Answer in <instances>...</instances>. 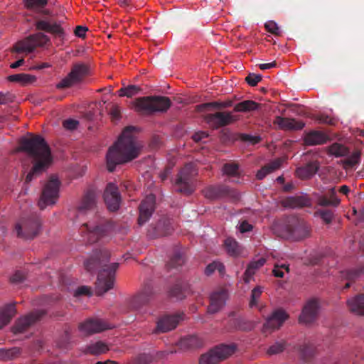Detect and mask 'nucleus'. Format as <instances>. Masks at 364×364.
I'll use <instances>...</instances> for the list:
<instances>
[{
  "mask_svg": "<svg viewBox=\"0 0 364 364\" xmlns=\"http://www.w3.org/2000/svg\"><path fill=\"white\" fill-rule=\"evenodd\" d=\"M198 173L195 163H188L180 171L176 180L175 186L177 191L190 194L194 191L193 178Z\"/></svg>",
  "mask_w": 364,
  "mask_h": 364,
  "instance_id": "423d86ee",
  "label": "nucleus"
},
{
  "mask_svg": "<svg viewBox=\"0 0 364 364\" xmlns=\"http://www.w3.org/2000/svg\"><path fill=\"white\" fill-rule=\"evenodd\" d=\"M216 269L218 270V272L221 274H223L225 272V267L220 262H213V263L208 264L206 267V268L205 269V273L206 275H210Z\"/></svg>",
  "mask_w": 364,
  "mask_h": 364,
  "instance_id": "a19ab883",
  "label": "nucleus"
},
{
  "mask_svg": "<svg viewBox=\"0 0 364 364\" xmlns=\"http://www.w3.org/2000/svg\"><path fill=\"white\" fill-rule=\"evenodd\" d=\"M335 189H331L332 198L328 199L326 197H321L319 198L318 203L322 206H327L330 205H338L340 203V200L335 196Z\"/></svg>",
  "mask_w": 364,
  "mask_h": 364,
  "instance_id": "ea45409f",
  "label": "nucleus"
},
{
  "mask_svg": "<svg viewBox=\"0 0 364 364\" xmlns=\"http://www.w3.org/2000/svg\"><path fill=\"white\" fill-rule=\"evenodd\" d=\"M350 311L358 315H364V294L353 296L347 301Z\"/></svg>",
  "mask_w": 364,
  "mask_h": 364,
  "instance_id": "bb28decb",
  "label": "nucleus"
},
{
  "mask_svg": "<svg viewBox=\"0 0 364 364\" xmlns=\"http://www.w3.org/2000/svg\"><path fill=\"white\" fill-rule=\"evenodd\" d=\"M25 278L24 274L21 271H17L11 277V280L14 283L21 282Z\"/></svg>",
  "mask_w": 364,
  "mask_h": 364,
  "instance_id": "052dcab7",
  "label": "nucleus"
},
{
  "mask_svg": "<svg viewBox=\"0 0 364 364\" xmlns=\"http://www.w3.org/2000/svg\"><path fill=\"white\" fill-rule=\"evenodd\" d=\"M264 27L268 32L276 36L280 35V28L276 22L273 21H269L264 24Z\"/></svg>",
  "mask_w": 364,
  "mask_h": 364,
  "instance_id": "a18cd8bd",
  "label": "nucleus"
},
{
  "mask_svg": "<svg viewBox=\"0 0 364 364\" xmlns=\"http://www.w3.org/2000/svg\"><path fill=\"white\" fill-rule=\"evenodd\" d=\"M328 136L320 131H312L307 133L304 136V142L307 145L321 144L326 142Z\"/></svg>",
  "mask_w": 364,
  "mask_h": 364,
  "instance_id": "cd10ccee",
  "label": "nucleus"
},
{
  "mask_svg": "<svg viewBox=\"0 0 364 364\" xmlns=\"http://www.w3.org/2000/svg\"><path fill=\"white\" fill-rule=\"evenodd\" d=\"M171 294L176 297L177 299H181L183 298V294H182V290H181V287L180 288H175L174 289H173L172 292H171Z\"/></svg>",
  "mask_w": 364,
  "mask_h": 364,
  "instance_id": "69168bd1",
  "label": "nucleus"
},
{
  "mask_svg": "<svg viewBox=\"0 0 364 364\" xmlns=\"http://www.w3.org/2000/svg\"><path fill=\"white\" fill-rule=\"evenodd\" d=\"M284 272H289V267L287 266L285 264L276 263L274 264L273 274L275 277H283L284 275Z\"/></svg>",
  "mask_w": 364,
  "mask_h": 364,
  "instance_id": "37998d69",
  "label": "nucleus"
},
{
  "mask_svg": "<svg viewBox=\"0 0 364 364\" xmlns=\"http://www.w3.org/2000/svg\"><path fill=\"white\" fill-rule=\"evenodd\" d=\"M328 152L330 154L335 156H342L347 154L348 151L346 146L340 144L335 143L328 148Z\"/></svg>",
  "mask_w": 364,
  "mask_h": 364,
  "instance_id": "e433bc0d",
  "label": "nucleus"
},
{
  "mask_svg": "<svg viewBox=\"0 0 364 364\" xmlns=\"http://www.w3.org/2000/svg\"><path fill=\"white\" fill-rule=\"evenodd\" d=\"M87 28L82 26H77L75 29V35L80 38H84L85 36Z\"/></svg>",
  "mask_w": 364,
  "mask_h": 364,
  "instance_id": "13d9d810",
  "label": "nucleus"
},
{
  "mask_svg": "<svg viewBox=\"0 0 364 364\" xmlns=\"http://www.w3.org/2000/svg\"><path fill=\"white\" fill-rule=\"evenodd\" d=\"M266 262V259L263 257L258 259L256 261H252L247 267L245 274H244V281L245 283H249L251 280L252 275L255 274V271L262 267Z\"/></svg>",
  "mask_w": 364,
  "mask_h": 364,
  "instance_id": "7c9ffc66",
  "label": "nucleus"
},
{
  "mask_svg": "<svg viewBox=\"0 0 364 364\" xmlns=\"http://www.w3.org/2000/svg\"><path fill=\"white\" fill-rule=\"evenodd\" d=\"M43 314L44 311H37L19 318L11 328L12 333L14 334H18L24 332L31 325L36 322Z\"/></svg>",
  "mask_w": 364,
  "mask_h": 364,
  "instance_id": "ddd939ff",
  "label": "nucleus"
},
{
  "mask_svg": "<svg viewBox=\"0 0 364 364\" xmlns=\"http://www.w3.org/2000/svg\"><path fill=\"white\" fill-rule=\"evenodd\" d=\"M96 203V193L94 191H87L82 198L77 207V217L92 210Z\"/></svg>",
  "mask_w": 364,
  "mask_h": 364,
  "instance_id": "4be33fe9",
  "label": "nucleus"
},
{
  "mask_svg": "<svg viewBox=\"0 0 364 364\" xmlns=\"http://www.w3.org/2000/svg\"><path fill=\"white\" fill-rule=\"evenodd\" d=\"M318 170V165L316 162L309 163L305 166L296 169V176L301 179H306L312 176Z\"/></svg>",
  "mask_w": 364,
  "mask_h": 364,
  "instance_id": "c85d7f7f",
  "label": "nucleus"
},
{
  "mask_svg": "<svg viewBox=\"0 0 364 364\" xmlns=\"http://www.w3.org/2000/svg\"><path fill=\"white\" fill-rule=\"evenodd\" d=\"M294 233H302V235L299 236V237H295L293 235H287V237H292L295 240H301L303 238L306 237L309 235V231L307 229L304 228H296L295 230H294Z\"/></svg>",
  "mask_w": 364,
  "mask_h": 364,
  "instance_id": "de8ad7c7",
  "label": "nucleus"
},
{
  "mask_svg": "<svg viewBox=\"0 0 364 364\" xmlns=\"http://www.w3.org/2000/svg\"><path fill=\"white\" fill-rule=\"evenodd\" d=\"M134 106L141 112H165L170 107L171 101L167 97H144L136 99Z\"/></svg>",
  "mask_w": 364,
  "mask_h": 364,
  "instance_id": "39448f33",
  "label": "nucleus"
},
{
  "mask_svg": "<svg viewBox=\"0 0 364 364\" xmlns=\"http://www.w3.org/2000/svg\"><path fill=\"white\" fill-rule=\"evenodd\" d=\"M238 228H239L240 232L243 233V232H249V231L252 230V225H250V223H248L247 221H242L239 225Z\"/></svg>",
  "mask_w": 364,
  "mask_h": 364,
  "instance_id": "bf43d9fd",
  "label": "nucleus"
},
{
  "mask_svg": "<svg viewBox=\"0 0 364 364\" xmlns=\"http://www.w3.org/2000/svg\"><path fill=\"white\" fill-rule=\"evenodd\" d=\"M262 80V76L256 74H249L246 78V82L251 86H255Z\"/></svg>",
  "mask_w": 364,
  "mask_h": 364,
  "instance_id": "8fccbe9b",
  "label": "nucleus"
},
{
  "mask_svg": "<svg viewBox=\"0 0 364 364\" xmlns=\"http://www.w3.org/2000/svg\"><path fill=\"white\" fill-rule=\"evenodd\" d=\"M259 105L252 100H244L241 102L237 103L235 107L234 110L235 112H250L254 111L257 109H259Z\"/></svg>",
  "mask_w": 364,
  "mask_h": 364,
  "instance_id": "473e14b6",
  "label": "nucleus"
},
{
  "mask_svg": "<svg viewBox=\"0 0 364 364\" xmlns=\"http://www.w3.org/2000/svg\"><path fill=\"white\" fill-rule=\"evenodd\" d=\"M225 106L226 105H224V104H221V103H218V102H214L204 103V104H201L200 105H198L197 106V109L199 112H202V111H203L204 109H205L206 108H208V107L218 108V107H225Z\"/></svg>",
  "mask_w": 364,
  "mask_h": 364,
  "instance_id": "09e8293b",
  "label": "nucleus"
},
{
  "mask_svg": "<svg viewBox=\"0 0 364 364\" xmlns=\"http://www.w3.org/2000/svg\"><path fill=\"white\" fill-rule=\"evenodd\" d=\"M285 348L284 343H274L272 345L267 351L269 355H275L282 352Z\"/></svg>",
  "mask_w": 364,
  "mask_h": 364,
  "instance_id": "c03bdc74",
  "label": "nucleus"
},
{
  "mask_svg": "<svg viewBox=\"0 0 364 364\" xmlns=\"http://www.w3.org/2000/svg\"><path fill=\"white\" fill-rule=\"evenodd\" d=\"M360 153L358 151L353 152L348 158L343 161V165L345 168H349L355 166L359 162Z\"/></svg>",
  "mask_w": 364,
  "mask_h": 364,
  "instance_id": "58836bf2",
  "label": "nucleus"
},
{
  "mask_svg": "<svg viewBox=\"0 0 364 364\" xmlns=\"http://www.w3.org/2000/svg\"><path fill=\"white\" fill-rule=\"evenodd\" d=\"M141 147L134 135V128L129 127L124 129L118 140L107 153L106 162L108 171H113L117 165L136 158Z\"/></svg>",
  "mask_w": 364,
  "mask_h": 364,
  "instance_id": "f257e3e1",
  "label": "nucleus"
},
{
  "mask_svg": "<svg viewBox=\"0 0 364 364\" xmlns=\"http://www.w3.org/2000/svg\"><path fill=\"white\" fill-rule=\"evenodd\" d=\"M208 137V134L205 132H198L193 135V139L196 141H200Z\"/></svg>",
  "mask_w": 364,
  "mask_h": 364,
  "instance_id": "680f3d73",
  "label": "nucleus"
},
{
  "mask_svg": "<svg viewBox=\"0 0 364 364\" xmlns=\"http://www.w3.org/2000/svg\"><path fill=\"white\" fill-rule=\"evenodd\" d=\"M49 41V38L41 33H38L17 42L14 48L16 53H31L36 48L42 47Z\"/></svg>",
  "mask_w": 364,
  "mask_h": 364,
  "instance_id": "9d476101",
  "label": "nucleus"
},
{
  "mask_svg": "<svg viewBox=\"0 0 364 364\" xmlns=\"http://www.w3.org/2000/svg\"><path fill=\"white\" fill-rule=\"evenodd\" d=\"M18 150L27 153L34 161L32 169L26 177L27 183L45 171L52 164L53 158L50 148L41 136L31 135L21 139Z\"/></svg>",
  "mask_w": 364,
  "mask_h": 364,
  "instance_id": "f03ea898",
  "label": "nucleus"
},
{
  "mask_svg": "<svg viewBox=\"0 0 364 364\" xmlns=\"http://www.w3.org/2000/svg\"><path fill=\"white\" fill-rule=\"evenodd\" d=\"M36 28L46 31L61 39L65 38V32L60 23L46 20L38 21L36 23Z\"/></svg>",
  "mask_w": 364,
  "mask_h": 364,
  "instance_id": "412c9836",
  "label": "nucleus"
},
{
  "mask_svg": "<svg viewBox=\"0 0 364 364\" xmlns=\"http://www.w3.org/2000/svg\"><path fill=\"white\" fill-rule=\"evenodd\" d=\"M224 245L227 252L231 256H238L242 253V249L237 241L232 238H227Z\"/></svg>",
  "mask_w": 364,
  "mask_h": 364,
  "instance_id": "2f4dec72",
  "label": "nucleus"
},
{
  "mask_svg": "<svg viewBox=\"0 0 364 364\" xmlns=\"http://www.w3.org/2000/svg\"><path fill=\"white\" fill-rule=\"evenodd\" d=\"M314 355V350L307 345L304 346V348L300 350V355L302 359H306Z\"/></svg>",
  "mask_w": 364,
  "mask_h": 364,
  "instance_id": "864d4df0",
  "label": "nucleus"
},
{
  "mask_svg": "<svg viewBox=\"0 0 364 364\" xmlns=\"http://www.w3.org/2000/svg\"><path fill=\"white\" fill-rule=\"evenodd\" d=\"M21 354V350L18 348L0 350V360L9 361L17 358Z\"/></svg>",
  "mask_w": 364,
  "mask_h": 364,
  "instance_id": "72a5a7b5",
  "label": "nucleus"
},
{
  "mask_svg": "<svg viewBox=\"0 0 364 364\" xmlns=\"http://www.w3.org/2000/svg\"><path fill=\"white\" fill-rule=\"evenodd\" d=\"M203 192L206 198L213 200L223 196L225 190L219 186H208Z\"/></svg>",
  "mask_w": 364,
  "mask_h": 364,
  "instance_id": "c9c22d12",
  "label": "nucleus"
},
{
  "mask_svg": "<svg viewBox=\"0 0 364 364\" xmlns=\"http://www.w3.org/2000/svg\"><path fill=\"white\" fill-rule=\"evenodd\" d=\"M262 292V289L260 287H257L252 289L251 294V300L250 302V307H253L257 305V301L260 297Z\"/></svg>",
  "mask_w": 364,
  "mask_h": 364,
  "instance_id": "49530a36",
  "label": "nucleus"
},
{
  "mask_svg": "<svg viewBox=\"0 0 364 364\" xmlns=\"http://www.w3.org/2000/svg\"><path fill=\"white\" fill-rule=\"evenodd\" d=\"M237 347L235 343H220L199 358V364H218L233 355Z\"/></svg>",
  "mask_w": 364,
  "mask_h": 364,
  "instance_id": "20e7f679",
  "label": "nucleus"
},
{
  "mask_svg": "<svg viewBox=\"0 0 364 364\" xmlns=\"http://www.w3.org/2000/svg\"><path fill=\"white\" fill-rule=\"evenodd\" d=\"M318 120L320 122L325 123V124H332L333 123V120H332V119L331 117H327V116H323V115H321L318 118Z\"/></svg>",
  "mask_w": 364,
  "mask_h": 364,
  "instance_id": "338daca9",
  "label": "nucleus"
},
{
  "mask_svg": "<svg viewBox=\"0 0 364 364\" xmlns=\"http://www.w3.org/2000/svg\"><path fill=\"white\" fill-rule=\"evenodd\" d=\"M80 295H91V289L90 287L87 286H82L78 287L74 293L75 296H78Z\"/></svg>",
  "mask_w": 364,
  "mask_h": 364,
  "instance_id": "603ef678",
  "label": "nucleus"
},
{
  "mask_svg": "<svg viewBox=\"0 0 364 364\" xmlns=\"http://www.w3.org/2000/svg\"><path fill=\"white\" fill-rule=\"evenodd\" d=\"M139 91V87L136 85H129L125 87H122L118 91V95L119 97H131L134 95H136Z\"/></svg>",
  "mask_w": 364,
  "mask_h": 364,
  "instance_id": "4c0bfd02",
  "label": "nucleus"
},
{
  "mask_svg": "<svg viewBox=\"0 0 364 364\" xmlns=\"http://www.w3.org/2000/svg\"><path fill=\"white\" fill-rule=\"evenodd\" d=\"M80 232L84 242L94 243L106 235L107 226L100 224L98 220L89 221L81 225Z\"/></svg>",
  "mask_w": 364,
  "mask_h": 364,
  "instance_id": "1a4fd4ad",
  "label": "nucleus"
},
{
  "mask_svg": "<svg viewBox=\"0 0 364 364\" xmlns=\"http://www.w3.org/2000/svg\"><path fill=\"white\" fill-rule=\"evenodd\" d=\"M78 124V121L73 119H68L63 122V127L67 129L73 130L77 128Z\"/></svg>",
  "mask_w": 364,
  "mask_h": 364,
  "instance_id": "5fc2aeb1",
  "label": "nucleus"
},
{
  "mask_svg": "<svg viewBox=\"0 0 364 364\" xmlns=\"http://www.w3.org/2000/svg\"><path fill=\"white\" fill-rule=\"evenodd\" d=\"M344 274V276L346 277V279L348 280H352V279H355L357 277H358L359 275V272L358 271H355V270H350V271H347Z\"/></svg>",
  "mask_w": 364,
  "mask_h": 364,
  "instance_id": "e2e57ef3",
  "label": "nucleus"
},
{
  "mask_svg": "<svg viewBox=\"0 0 364 364\" xmlns=\"http://www.w3.org/2000/svg\"><path fill=\"white\" fill-rule=\"evenodd\" d=\"M135 300L138 301L146 302L148 299L145 293L141 292L135 297Z\"/></svg>",
  "mask_w": 364,
  "mask_h": 364,
  "instance_id": "774afa93",
  "label": "nucleus"
},
{
  "mask_svg": "<svg viewBox=\"0 0 364 364\" xmlns=\"http://www.w3.org/2000/svg\"><path fill=\"white\" fill-rule=\"evenodd\" d=\"M155 196L153 194L147 196L139 206V216L138 219L140 225L145 223L151 216L155 209Z\"/></svg>",
  "mask_w": 364,
  "mask_h": 364,
  "instance_id": "f3484780",
  "label": "nucleus"
},
{
  "mask_svg": "<svg viewBox=\"0 0 364 364\" xmlns=\"http://www.w3.org/2000/svg\"><path fill=\"white\" fill-rule=\"evenodd\" d=\"M321 218L326 223H330L333 219V213L331 210H324L320 213Z\"/></svg>",
  "mask_w": 364,
  "mask_h": 364,
  "instance_id": "4d7b16f0",
  "label": "nucleus"
},
{
  "mask_svg": "<svg viewBox=\"0 0 364 364\" xmlns=\"http://www.w3.org/2000/svg\"><path fill=\"white\" fill-rule=\"evenodd\" d=\"M110 326L104 321L99 318H90L82 323L79 326L80 331L85 334H92L101 332Z\"/></svg>",
  "mask_w": 364,
  "mask_h": 364,
  "instance_id": "a211bd4d",
  "label": "nucleus"
},
{
  "mask_svg": "<svg viewBox=\"0 0 364 364\" xmlns=\"http://www.w3.org/2000/svg\"><path fill=\"white\" fill-rule=\"evenodd\" d=\"M109 347L105 343H92L87 349L86 353L100 355L109 350Z\"/></svg>",
  "mask_w": 364,
  "mask_h": 364,
  "instance_id": "f704fd0d",
  "label": "nucleus"
},
{
  "mask_svg": "<svg viewBox=\"0 0 364 364\" xmlns=\"http://www.w3.org/2000/svg\"><path fill=\"white\" fill-rule=\"evenodd\" d=\"M7 79L10 82H17L22 85H28L34 83L37 78L35 75L31 74L20 73L9 75Z\"/></svg>",
  "mask_w": 364,
  "mask_h": 364,
  "instance_id": "c756f323",
  "label": "nucleus"
},
{
  "mask_svg": "<svg viewBox=\"0 0 364 364\" xmlns=\"http://www.w3.org/2000/svg\"><path fill=\"white\" fill-rule=\"evenodd\" d=\"M60 182L58 178L52 175L44 185L41 198L38 201V206L44 209L48 205H53L59 198Z\"/></svg>",
  "mask_w": 364,
  "mask_h": 364,
  "instance_id": "0eeeda50",
  "label": "nucleus"
},
{
  "mask_svg": "<svg viewBox=\"0 0 364 364\" xmlns=\"http://www.w3.org/2000/svg\"><path fill=\"white\" fill-rule=\"evenodd\" d=\"M183 314H173L162 316L157 322L156 332L165 333L174 329L183 319Z\"/></svg>",
  "mask_w": 364,
  "mask_h": 364,
  "instance_id": "6ab92c4d",
  "label": "nucleus"
},
{
  "mask_svg": "<svg viewBox=\"0 0 364 364\" xmlns=\"http://www.w3.org/2000/svg\"><path fill=\"white\" fill-rule=\"evenodd\" d=\"M289 318L287 313L283 309L275 310L263 325L262 332L269 334L279 329Z\"/></svg>",
  "mask_w": 364,
  "mask_h": 364,
  "instance_id": "f8f14e48",
  "label": "nucleus"
},
{
  "mask_svg": "<svg viewBox=\"0 0 364 364\" xmlns=\"http://www.w3.org/2000/svg\"><path fill=\"white\" fill-rule=\"evenodd\" d=\"M26 6L33 7V6H41L43 7L47 4L48 0H25Z\"/></svg>",
  "mask_w": 364,
  "mask_h": 364,
  "instance_id": "3c124183",
  "label": "nucleus"
},
{
  "mask_svg": "<svg viewBox=\"0 0 364 364\" xmlns=\"http://www.w3.org/2000/svg\"><path fill=\"white\" fill-rule=\"evenodd\" d=\"M184 263V258L181 255H176L173 258L171 259V261L168 266L171 267H176L181 266Z\"/></svg>",
  "mask_w": 364,
  "mask_h": 364,
  "instance_id": "6e6d98bb",
  "label": "nucleus"
},
{
  "mask_svg": "<svg viewBox=\"0 0 364 364\" xmlns=\"http://www.w3.org/2000/svg\"><path fill=\"white\" fill-rule=\"evenodd\" d=\"M205 119L210 126L213 128L218 129L237 121V118L231 112H219L213 114L207 115Z\"/></svg>",
  "mask_w": 364,
  "mask_h": 364,
  "instance_id": "4468645a",
  "label": "nucleus"
},
{
  "mask_svg": "<svg viewBox=\"0 0 364 364\" xmlns=\"http://www.w3.org/2000/svg\"><path fill=\"white\" fill-rule=\"evenodd\" d=\"M273 124L279 129L285 131L301 130L305 126L304 122L301 120H297L294 118L282 117L279 116L275 117Z\"/></svg>",
  "mask_w": 364,
  "mask_h": 364,
  "instance_id": "aec40b11",
  "label": "nucleus"
},
{
  "mask_svg": "<svg viewBox=\"0 0 364 364\" xmlns=\"http://www.w3.org/2000/svg\"><path fill=\"white\" fill-rule=\"evenodd\" d=\"M284 158H279L273 160L269 162L268 164L263 166L260 170H259L257 173V178L259 180L263 179L267 174L271 173L276 170L279 169L283 162L284 161Z\"/></svg>",
  "mask_w": 364,
  "mask_h": 364,
  "instance_id": "393cba45",
  "label": "nucleus"
},
{
  "mask_svg": "<svg viewBox=\"0 0 364 364\" xmlns=\"http://www.w3.org/2000/svg\"><path fill=\"white\" fill-rule=\"evenodd\" d=\"M40 229L38 218L23 219L16 225L17 235L24 239H33L38 234Z\"/></svg>",
  "mask_w": 364,
  "mask_h": 364,
  "instance_id": "9b49d317",
  "label": "nucleus"
},
{
  "mask_svg": "<svg viewBox=\"0 0 364 364\" xmlns=\"http://www.w3.org/2000/svg\"><path fill=\"white\" fill-rule=\"evenodd\" d=\"M282 204L286 208H296L311 205V200L306 195L289 197L283 200Z\"/></svg>",
  "mask_w": 364,
  "mask_h": 364,
  "instance_id": "b1692460",
  "label": "nucleus"
},
{
  "mask_svg": "<svg viewBox=\"0 0 364 364\" xmlns=\"http://www.w3.org/2000/svg\"><path fill=\"white\" fill-rule=\"evenodd\" d=\"M228 298V293L225 289H221L218 291L213 292L210 296V304L208 306V311L214 314L219 311L225 304Z\"/></svg>",
  "mask_w": 364,
  "mask_h": 364,
  "instance_id": "5701e85b",
  "label": "nucleus"
},
{
  "mask_svg": "<svg viewBox=\"0 0 364 364\" xmlns=\"http://www.w3.org/2000/svg\"><path fill=\"white\" fill-rule=\"evenodd\" d=\"M109 258V253L107 250L101 251L95 258H91L85 263L88 271L92 270V265L102 264L104 268L100 272L96 284V294L102 295L112 289L114 283L115 272L118 267L116 262L109 265L106 264Z\"/></svg>",
  "mask_w": 364,
  "mask_h": 364,
  "instance_id": "7ed1b4c3",
  "label": "nucleus"
},
{
  "mask_svg": "<svg viewBox=\"0 0 364 364\" xmlns=\"http://www.w3.org/2000/svg\"><path fill=\"white\" fill-rule=\"evenodd\" d=\"M15 304H9L0 309V329L7 325L16 315Z\"/></svg>",
  "mask_w": 364,
  "mask_h": 364,
  "instance_id": "a878e982",
  "label": "nucleus"
},
{
  "mask_svg": "<svg viewBox=\"0 0 364 364\" xmlns=\"http://www.w3.org/2000/svg\"><path fill=\"white\" fill-rule=\"evenodd\" d=\"M258 66L261 70H264L271 69L272 68H274L276 66V63L271 62V63H260L258 65Z\"/></svg>",
  "mask_w": 364,
  "mask_h": 364,
  "instance_id": "0e129e2a",
  "label": "nucleus"
},
{
  "mask_svg": "<svg viewBox=\"0 0 364 364\" xmlns=\"http://www.w3.org/2000/svg\"><path fill=\"white\" fill-rule=\"evenodd\" d=\"M90 74V68L85 63H75L73 65L70 72L57 84V87L67 88L81 82Z\"/></svg>",
  "mask_w": 364,
  "mask_h": 364,
  "instance_id": "6e6552de",
  "label": "nucleus"
},
{
  "mask_svg": "<svg viewBox=\"0 0 364 364\" xmlns=\"http://www.w3.org/2000/svg\"><path fill=\"white\" fill-rule=\"evenodd\" d=\"M319 309L318 301L316 299L309 300L303 308L299 316V321L304 323H310L317 317Z\"/></svg>",
  "mask_w": 364,
  "mask_h": 364,
  "instance_id": "dca6fc26",
  "label": "nucleus"
},
{
  "mask_svg": "<svg viewBox=\"0 0 364 364\" xmlns=\"http://www.w3.org/2000/svg\"><path fill=\"white\" fill-rule=\"evenodd\" d=\"M104 200L110 211H115L119 208L121 198L118 188L114 183H109L107 184L104 192Z\"/></svg>",
  "mask_w": 364,
  "mask_h": 364,
  "instance_id": "2eb2a0df",
  "label": "nucleus"
},
{
  "mask_svg": "<svg viewBox=\"0 0 364 364\" xmlns=\"http://www.w3.org/2000/svg\"><path fill=\"white\" fill-rule=\"evenodd\" d=\"M223 171L228 176H236L239 172V166L236 164H226L223 168Z\"/></svg>",
  "mask_w": 364,
  "mask_h": 364,
  "instance_id": "79ce46f5",
  "label": "nucleus"
}]
</instances>
